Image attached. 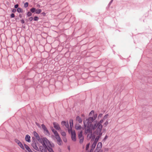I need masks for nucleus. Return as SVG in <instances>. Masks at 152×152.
<instances>
[{
	"label": "nucleus",
	"mask_w": 152,
	"mask_h": 152,
	"mask_svg": "<svg viewBox=\"0 0 152 152\" xmlns=\"http://www.w3.org/2000/svg\"><path fill=\"white\" fill-rule=\"evenodd\" d=\"M33 19V17H30L29 18V20L30 21H31Z\"/></svg>",
	"instance_id": "obj_34"
},
{
	"label": "nucleus",
	"mask_w": 152,
	"mask_h": 152,
	"mask_svg": "<svg viewBox=\"0 0 152 152\" xmlns=\"http://www.w3.org/2000/svg\"><path fill=\"white\" fill-rule=\"evenodd\" d=\"M83 132L82 130H80V131H79L78 132V137L80 138L81 137H83L82 135V133Z\"/></svg>",
	"instance_id": "obj_18"
},
{
	"label": "nucleus",
	"mask_w": 152,
	"mask_h": 152,
	"mask_svg": "<svg viewBox=\"0 0 152 152\" xmlns=\"http://www.w3.org/2000/svg\"><path fill=\"white\" fill-rule=\"evenodd\" d=\"M69 132H71V138L73 141L76 140V133L75 130H72V129H68Z\"/></svg>",
	"instance_id": "obj_6"
},
{
	"label": "nucleus",
	"mask_w": 152,
	"mask_h": 152,
	"mask_svg": "<svg viewBox=\"0 0 152 152\" xmlns=\"http://www.w3.org/2000/svg\"><path fill=\"white\" fill-rule=\"evenodd\" d=\"M89 145H90V144L89 143L87 144V145H86V150H88V148H89Z\"/></svg>",
	"instance_id": "obj_31"
},
{
	"label": "nucleus",
	"mask_w": 152,
	"mask_h": 152,
	"mask_svg": "<svg viewBox=\"0 0 152 152\" xmlns=\"http://www.w3.org/2000/svg\"><path fill=\"white\" fill-rule=\"evenodd\" d=\"M34 136L36 137V138L39 142H40L41 143V142H40V141L41 140L43 139L44 138H42V139H40V137H39V134H38L36 132H34Z\"/></svg>",
	"instance_id": "obj_8"
},
{
	"label": "nucleus",
	"mask_w": 152,
	"mask_h": 152,
	"mask_svg": "<svg viewBox=\"0 0 152 152\" xmlns=\"http://www.w3.org/2000/svg\"><path fill=\"white\" fill-rule=\"evenodd\" d=\"M16 11V10L15 9H14L12 11V12H15Z\"/></svg>",
	"instance_id": "obj_37"
},
{
	"label": "nucleus",
	"mask_w": 152,
	"mask_h": 152,
	"mask_svg": "<svg viewBox=\"0 0 152 152\" xmlns=\"http://www.w3.org/2000/svg\"><path fill=\"white\" fill-rule=\"evenodd\" d=\"M61 124L64 126H65L66 128L69 127V124L68 122H66L64 121H63L61 122Z\"/></svg>",
	"instance_id": "obj_12"
},
{
	"label": "nucleus",
	"mask_w": 152,
	"mask_h": 152,
	"mask_svg": "<svg viewBox=\"0 0 152 152\" xmlns=\"http://www.w3.org/2000/svg\"><path fill=\"white\" fill-rule=\"evenodd\" d=\"M53 125L54 127L56 130H59L60 129L58 123L56 122H54L53 123Z\"/></svg>",
	"instance_id": "obj_9"
},
{
	"label": "nucleus",
	"mask_w": 152,
	"mask_h": 152,
	"mask_svg": "<svg viewBox=\"0 0 152 152\" xmlns=\"http://www.w3.org/2000/svg\"><path fill=\"white\" fill-rule=\"evenodd\" d=\"M109 116V115L108 114H106L104 117V118H103V119H107L108 116Z\"/></svg>",
	"instance_id": "obj_26"
},
{
	"label": "nucleus",
	"mask_w": 152,
	"mask_h": 152,
	"mask_svg": "<svg viewBox=\"0 0 152 152\" xmlns=\"http://www.w3.org/2000/svg\"><path fill=\"white\" fill-rule=\"evenodd\" d=\"M30 138L31 137L30 136L26 135L25 137V140L26 141L29 142H31Z\"/></svg>",
	"instance_id": "obj_13"
},
{
	"label": "nucleus",
	"mask_w": 152,
	"mask_h": 152,
	"mask_svg": "<svg viewBox=\"0 0 152 152\" xmlns=\"http://www.w3.org/2000/svg\"><path fill=\"white\" fill-rule=\"evenodd\" d=\"M76 120L79 123H81L82 122V119L79 116L76 117Z\"/></svg>",
	"instance_id": "obj_14"
},
{
	"label": "nucleus",
	"mask_w": 152,
	"mask_h": 152,
	"mask_svg": "<svg viewBox=\"0 0 152 152\" xmlns=\"http://www.w3.org/2000/svg\"><path fill=\"white\" fill-rule=\"evenodd\" d=\"M15 142L18 144V145L21 142L18 140L17 139L15 140Z\"/></svg>",
	"instance_id": "obj_27"
},
{
	"label": "nucleus",
	"mask_w": 152,
	"mask_h": 152,
	"mask_svg": "<svg viewBox=\"0 0 152 152\" xmlns=\"http://www.w3.org/2000/svg\"><path fill=\"white\" fill-rule=\"evenodd\" d=\"M102 147V143L101 142H99L97 145L96 149L95 150L94 152H102L101 150Z\"/></svg>",
	"instance_id": "obj_7"
},
{
	"label": "nucleus",
	"mask_w": 152,
	"mask_h": 152,
	"mask_svg": "<svg viewBox=\"0 0 152 152\" xmlns=\"http://www.w3.org/2000/svg\"><path fill=\"white\" fill-rule=\"evenodd\" d=\"M21 21L22 23H24V21L23 20H21Z\"/></svg>",
	"instance_id": "obj_38"
},
{
	"label": "nucleus",
	"mask_w": 152,
	"mask_h": 152,
	"mask_svg": "<svg viewBox=\"0 0 152 152\" xmlns=\"http://www.w3.org/2000/svg\"><path fill=\"white\" fill-rule=\"evenodd\" d=\"M108 124V121H106L105 122V123H104V125H105L106 126H107Z\"/></svg>",
	"instance_id": "obj_32"
},
{
	"label": "nucleus",
	"mask_w": 152,
	"mask_h": 152,
	"mask_svg": "<svg viewBox=\"0 0 152 152\" xmlns=\"http://www.w3.org/2000/svg\"><path fill=\"white\" fill-rule=\"evenodd\" d=\"M42 14L44 15V16H45V15H46V13H45V12H42Z\"/></svg>",
	"instance_id": "obj_40"
},
{
	"label": "nucleus",
	"mask_w": 152,
	"mask_h": 152,
	"mask_svg": "<svg viewBox=\"0 0 152 152\" xmlns=\"http://www.w3.org/2000/svg\"><path fill=\"white\" fill-rule=\"evenodd\" d=\"M97 115V114H96L94 115L93 117H90L84 120L83 124L85 127V132L86 134H88L87 137L88 139H90L92 137V130H93V129L92 123L96 119Z\"/></svg>",
	"instance_id": "obj_1"
},
{
	"label": "nucleus",
	"mask_w": 152,
	"mask_h": 152,
	"mask_svg": "<svg viewBox=\"0 0 152 152\" xmlns=\"http://www.w3.org/2000/svg\"><path fill=\"white\" fill-rule=\"evenodd\" d=\"M103 120L102 119L99 122L97 121H94L93 124H92V126L93 130L97 128L96 130L102 131L103 127L102 125V124L103 123Z\"/></svg>",
	"instance_id": "obj_3"
},
{
	"label": "nucleus",
	"mask_w": 152,
	"mask_h": 152,
	"mask_svg": "<svg viewBox=\"0 0 152 152\" xmlns=\"http://www.w3.org/2000/svg\"><path fill=\"white\" fill-rule=\"evenodd\" d=\"M32 15V14L31 13V12H28L27 13V15L28 16H31V15Z\"/></svg>",
	"instance_id": "obj_29"
},
{
	"label": "nucleus",
	"mask_w": 152,
	"mask_h": 152,
	"mask_svg": "<svg viewBox=\"0 0 152 152\" xmlns=\"http://www.w3.org/2000/svg\"><path fill=\"white\" fill-rule=\"evenodd\" d=\"M32 146L33 148L37 151H39L38 147H37L36 144L35 142L33 143L32 144Z\"/></svg>",
	"instance_id": "obj_11"
},
{
	"label": "nucleus",
	"mask_w": 152,
	"mask_h": 152,
	"mask_svg": "<svg viewBox=\"0 0 152 152\" xmlns=\"http://www.w3.org/2000/svg\"><path fill=\"white\" fill-rule=\"evenodd\" d=\"M30 11L32 13L36 11V9L34 8H32L30 10Z\"/></svg>",
	"instance_id": "obj_23"
},
{
	"label": "nucleus",
	"mask_w": 152,
	"mask_h": 152,
	"mask_svg": "<svg viewBox=\"0 0 152 152\" xmlns=\"http://www.w3.org/2000/svg\"><path fill=\"white\" fill-rule=\"evenodd\" d=\"M102 114H101V113L100 114L98 115V118H101L102 117Z\"/></svg>",
	"instance_id": "obj_33"
},
{
	"label": "nucleus",
	"mask_w": 152,
	"mask_h": 152,
	"mask_svg": "<svg viewBox=\"0 0 152 152\" xmlns=\"http://www.w3.org/2000/svg\"><path fill=\"white\" fill-rule=\"evenodd\" d=\"M40 142L45 147L44 152H46L47 149L49 152H54L52 149L50 148L54 147V145L53 143H51L46 138H44L43 139L40 140Z\"/></svg>",
	"instance_id": "obj_2"
},
{
	"label": "nucleus",
	"mask_w": 152,
	"mask_h": 152,
	"mask_svg": "<svg viewBox=\"0 0 152 152\" xmlns=\"http://www.w3.org/2000/svg\"><path fill=\"white\" fill-rule=\"evenodd\" d=\"M28 2H26L24 4V7L25 8L27 7L28 6Z\"/></svg>",
	"instance_id": "obj_28"
},
{
	"label": "nucleus",
	"mask_w": 152,
	"mask_h": 152,
	"mask_svg": "<svg viewBox=\"0 0 152 152\" xmlns=\"http://www.w3.org/2000/svg\"><path fill=\"white\" fill-rule=\"evenodd\" d=\"M41 126L42 128V129L44 130V132L47 133H49L48 131V130L47 129L46 127L45 126L44 124H42L41 125Z\"/></svg>",
	"instance_id": "obj_10"
},
{
	"label": "nucleus",
	"mask_w": 152,
	"mask_h": 152,
	"mask_svg": "<svg viewBox=\"0 0 152 152\" xmlns=\"http://www.w3.org/2000/svg\"><path fill=\"white\" fill-rule=\"evenodd\" d=\"M61 135L63 136H65L66 135V133L64 132H61Z\"/></svg>",
	"instance_id": "obj_25"
},
{
	"label": "nucleus",
	"mask_w": 152,
	"mask_h": 152,
	"mask_svg": "<svg viewBox=\"0 0 152 152\" xmlns=\"http://www.w3.org/2000/svg\"><path fill=\"white\" fill-rule=\"evenodd\" d=\"M94 133L95 135H96V136L94 142L97 143L99 138L101 137L102 134V133L101 132V131L96 130L94 132Z\"/></svg>",
	"instance_id": "obj_5"
},
{
	"label": "nucleus",
	"mask_w": 152,
	"mask_h": 152,
	"mask_svg": "<svg viewBox=\"0 0 152 152\" xmlns=\"http://www.w3.org/2000/svg\"><path fill=\"white\" fill-rule=\"evenodd\" d=\"M75 129L77 130H79V131H80V130H81V126L80 125H76L75 126Z\"/></svg>",
	"instance_id": "obj_15"
},
{
	"label": "nucleus",
	"mask_w": 152,
	"mask_h": 152,
	"mask_svg": "<svg viewBox=\"0 0 152 152\" xmlns=\"http://www.w3.org/2000/svg\"><path fill=\"white\" fill-rule=\"evenodd\" d=\"M41 10L39 9H37L36 10L35 12L36 13L39 14L41 12Z\"/></svg>",
	"instance_id": "obj_21"
},
{
	"label": "nucleus",
	"mask_w": 152,
	"mask_h": 152,
	"mask_svg": "<svg viewBox=\"0 0 152 152\" xmlns=\"http://www.w3.org/2000/svg\"><path fill=\"white\" fill-rule=\"evenodd\" d=\"M107 136H106L105 137V138H104V139H106L107 138Z\"/></svg>",
	"instance_id": "obj_41"
},
{
	"label": "nucleus",
	"mask_w": 152,
	"mask_h": 152,
	"mask_svg": "<svg viewBox=\"0 0 152 152\" xmlns=\"http://www.w3.org/2000/svg\"><path fill=\"white\" fill-rule=\"evenodd\" d=\"M18 145L22 149L24 150V147L23 146V145L22 144V143L20 142Z\"/></svg>",
	"instance_id": "obj_20"
},
{
	"label": "nucleus",
	"mask_w": 152,
	"mask_h": 152,
	"mask_svg": "<svg viewBox=\"0 0 152 152\" xmlns=\"http://www.w3.org/2000/svg\"><path fill=\"white\" fill-rule=\"evenodd\" d=\"M64 142H66V139L65 138H64Z\"/></svg>",
	"instance_id": "obj_39"
},
{
	"label": "nucleus",
	"mask_w": 152,
	"mask_h": 152,
	"mask_svg": "<svg viewBox=\"0 0 152 152\" xmlns=\"http://www.w3.org/2000/svg\"><path fill=\"white\" fill-rule=\"evenodd\" d=\"M34 20L35 21L39 19V18L37 16L35 17L34 18Z\"/></svg>",
	"instance_id": "obj_30"
},
{
	"label": "nucleus",
	"mask_w": 152,
	"mask_h": 152,
	"mask_svg": "<svg viewBox=\"0 0 152 152\" xmlns=\"http://www.w3.org/2000/svg\"><path fill=\"white\" fill-rule=\"evenodd\" d=\"M79 139H80V143H82L83 141V140H84L83 137H81L80 138H79Z\"/></svg>",
	"instance_id": "obj_19"
},
{
	"label": "nucleus",
	"mask_w": 152,
	"mask_h": 152,
	"mask_svg": "<svg viewBox=\"0 0 152 152\" xmlns=\"http://www.w3.org/2000/svg\"><path fill=\"white\" fill-rule=\"evenodd\" d=\"M69 124L70 127L72 129V127L73 126V120L72 119H70L69 120Z\"/></svg>",
	"instance_id": "obj_17"
},
{
	"label": "nucleus",
	"mask_w": 152,
	"mask_h": 152,
	"mask_svg": "<svg viewBox=\"0 0 152 152\" xmlns=\"http://www.w3.org/2000/svg\"><path fill=\"white\" fill-rule=\"evenodd\" d=\"M18 4H16L15 5V8H18Z\"/></svg>",
	"instance_id": "obj_36"
},
{
	"label": "nucleus",
	"mask_w": 152,
	"mask_h": 152,
	"mask_svg": "<svg viewBox=\"0 0 152 152\" xmlns=\"http://www.w3.org/2000/svg\"><path fill=\"white\" fill-rule=\"evenodd\" d=\"M17 11L19 12H23L22 9L20 8H18L17 9Z\"/></svg>",
	"instance_id": "obj_22"
},
{
	"label": "nucleus",
	"mask_w": 152,
	"mask_h": 152,
	"mask_svg": "<svg viewBox=\"0 0 152 152\" xmlns=\"http://www.w3.org/2000/svg\"><path fill=\"white\" fill-rule=\"evenodd\" d=\"M39 149L42 152H44V150L45 149V148L43 145L42 146H40L39 147Z\"/></svg>",
	"instance_id": "obj_16"
},
{
	"label": "nucleus",
	"mask_w": 152,
	"mask_h": 152,
	"mask_svg": "<svg viewBox=\"0 0 152 152\" xmlns=\"http://www.w3.org/2000/svg\"><path fill=\"white\" fill-rule=\"evenodd\" d=\"M15 16V15L14 13H12L11 15V17L12 18H14Z\"/></svg>",
	"instance_id": "obj_35"
},
{
	"label": "nucleus",
	"mask_w": 152,
	"mask_h": 152,
	"mask_svg": "<svg viewBox=\"0 0 152 152\" xmlns=\"http://www.w3.org/2000/svg\"><path fill=\"white\" fill-rule=\"evenodd\" d=\"M94 110H92L89 113V115L90 116H91L92 115L94 114Z\"/></svg>",
	"instance_id": "obj_24"
},
{
	"label": "nucleus",
	"mask_w": 152,
	"mask_h": 152,
	"mask_svg": "<svg viewBox=\"0 0 152 152\" xmlns=\"http://www.w3.org/2000/svg\"><path fill=\"white\" fill-rule=\"evenodd\" d=\"M52 131L55 135L56 138L57 139L58 144L59 145H61L62 143V141L58 133L54 129H52Z\"/></svg>",
	"instance_id": "obj_4"
},
{
	"label": "nucleus",
	"mask_w": 152,
	"mask_h": 152,
	"mask_svg": "<svg viewBox=\"0 0 152 152\" xmlns=\"http://www.w3.org/2000/svg\"><path fill=\"white\" fill-rule=\"evenodd\" d=\"M84 114L82 115V116L84 117Z\"/></svg>",
	"instance_id": "obj_42"
}]
</instances>
